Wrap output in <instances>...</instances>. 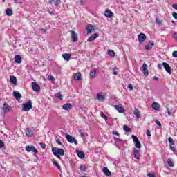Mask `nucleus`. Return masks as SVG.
Returning <instances> with one entry per match:
<instances>
[{
	"label": "nucleus",
	"mask_w": 177,
	"mask_h": 177,
	"mask_svg": "<svg viewBox=\"0 0 177 177\" xmlns=\"http://www.w3.org/2000/svg\"><path fill=\"white\" fill-rule=\"evenodd\" d=\"M52 152L54 154V156H55V157L59 158V160L62 159V157H60V156H64V149H63L53 147Z\"/></svg>",
	"instance_id": "f257e3e1"
},
{
	"label": "nucleus",
	"mask_w": 177,
	"mask_h": 177,
	"mask_svg": "<svg viewBox=\"0 0 177 177\" xmlns=\"http://www.w3.org/2000/svg\"><path fill=\"white\" fill-rule=\"evenodd\" d=\"M32 109V102L31 100L27 102V103L23 104V111H30Z\"/></svg>",
	"instance_id": "f03ea898"
},
{
	"label": "nucleus",
	"mask_w": 177,
	"mask_h": 177,
	"mask_svg": "<svg viewBox=\"0 0 177 177\" xmlns=\"http://www.w3.org/2000/svg\"><path fill=\"white\" fill-rule=\"evenodd\" d=\"M66 138L69 143H74L75 145H78L77 139H75V138L73 137L72 136L66 134Z\"/></svg>",
	"instance_id": "7ed1b4c3"
},
{
	"label": "nucleus",
	"mask_w": 177,
	"mask_h": 177,
	"mask_svg": "<svg viewBox=\"0 0 177 177\" xmlns=\"http://www.w3.org/2000/svg\"><path fill=\"white\" fill-rule=\"evenodd\" d=\"M131 138L134 143H136L135 147H136V149H140V147H142V145L140 144V141H139L138 137L136 136L135 135H133Z\"/></svg>",
	"instance_id": "20e7f679"
},
{
	"label": "nucleus",
	"mask_w": 177,
	"mask_h": 177,
	"mask_svg": "<svg viewBox=\"0 0 177 177\" xmlns=\"http://www.w3.org/2000/svg\"><path fill=\"white\" fill-rule=\"evenodd\" d=\"M2 110L4 113V114H6V113H10L12 111V107L9 106V104L6 102H5L3 105Z\"/></svg>",
	"instance_id": "39448f33"
},
{
	"label": "nucleus",
	"mask_w": 177,
	"mask_h": 177,
	"mask_svg": "<svg viewBox=\"0 0 177 177\" xmlns=\"http://www.w3.org/2000/svg\"><path fill=\"white\" fill-rule=\"evenodd\" d=\"M138 39L139 44H143L144 41L147 39V37H146V35H145V33L141 32L138 35Z\"/></svg>",
	"instance_id": "423d86ee"
},
{
	"label": "nucleus",
	"mask_w": 177,
	"mask_h": 177,
	"mask_svg": "<svg viewBox=\"0 0 177 177\" xmlns=\"http://www.w3.org/2000/svg\"><path fill=\"white\" fill-rule=\"evenodd\" d=\"M86 30L87 34H92L96 31V30L95 29V26L91 24H88Z\"/></svg>",
	"instance_id": "0eeeda50"
},
{
	"label": "nucleus",
	"mask_w": 177,
	"mask_h": 177,
	"mask_svg": "<svg viewBox=\"0 0 177 177\" xmlns=\"http://www.w3.org/2000/svg\"><path fill=\"white\" fill-rule=\"evenodd\" d=\"M26 151L28 152H30L32 151L33 153H38V149H37V148H35L34 146L30 145V146H26Z\"/></svg>",
	"instance_id": "6e6552de"
},
{
	"label": "nucleus",
	"mask_w": 177,
	"mask_h": 177,
	"mask_svg": "<svg viewBox=\"0 0 177 177\" xmlns=\"http://www.w3.org/2000/svg\"><path fill=\"white\" fill-rule=\"evenodd\" d=\"M32 88L34 92L38 93L41 91V87L36 82H32Z\"/></svg>",
	"instance_id": "1a4fd4ad"
},
{
	"label": "nucleus",
	"mask_w": 177,
	"mask_h": 177,
	"mask_svg": "<svg viewBox=\"0 0 177 177\" xmlns=\"http://www.w3.org/2000/svg\"><path fill=\"white\" fill-rule=\"evenodd\" d=\"M142 72L143 73L144 75H145L146 77H147V75H149V69H147V64L146 63H144L142 64Z\"/></svg>",
	"instance_id": "9d476101"
},
{
	"label": "nucleus",
	"mask_w": 177,
	"mask_h": 177,
	"mask_svg": "<svg viewBox=\"0 0 177 177\" xmlns=\"http://www.w3.org/2000/svg\"><path fill=\"white\" fill-rule=\"evenodd\" d=\"M154 46V41H149V43L145 46L146 50H151Z\"/></svg>",
	"instance_id": "9b49d317"
},
{
	"label": "nucleus",
	"mask_w": 177,
	"mask_h": 177,
	"mask_svg": "<svg viewBox=\"0 0 177 177\" xmlns=\"http://www.w3.org/2000/svg\"><path fill=\"white\" fill-rule=\"evenodd\" d=\"M26 135L28 138H31L34 135V131L30 128H27L26 129Z\"/></svg>",
	"instance_id": "f8f14e48"
},
{
	"label": "nucleus",
	"mask_w": 177,
	"mask_h": 177,
	"mask_svg": "<svg viewBox=\"0 0 177 177\" xmlns=\"http://www.w3.org/2000/svg\"><path fill=\"white\" fill-rule=\"evenodd\" d=\"M162 66L165 70H166L167 73H168V74H171V66H169V64H168L167 62H163Z\"/></svg>",
	"instance_id": "ddd939ff"
},
{
	"label": "nucleus",
	"mask_w": 177,
	"mask_h": 177,
	"mask_svg": "<svg viewBox=\"0 0 177 177\" xmlns=\"http://www.w3.org/2000/svg\"><path fill=\"white\" fill-rule=\"evenodd\" d=\"M96 38H99V34L94 33L90 37L88 38L87 41H88V42H92V41H95V39H96Z\"/></svg>",
	"instance_id": "4468645a"
},
{
	"label": "nucleus",
	"mask_w": 177,
	"mask_h": 177,
	"mask_svg": "<svg viewBox=\"0 0 177 177\" xmlns=\"http://www.w3.org/2000/svg\"><path fill=\"white\" fill-rule=\"evenodd\" d=\"M63 110H66L68 111V110H71L73 109V105L70 103L65 104L62 106Z\"/></svg>",
	"instance_id": "2eb2a0df"
},
{
	"label": "nucleus",
	"mask_w": 177,
	"mask_h": 177,
	"mask_svg": "<svg viewBox=\"0 0 177 177\" xmlns=\"http://www.w3.org/2000/svg\"><path fill=\"white\" fill-rule=\"evenodd\" d=\"M71 34L72 42H78V37H77V33H75V31H72Z\"/></svg>",
	"instance_id": "dca6fc26"
},
{
	"label": "nucleus",
	"mask_w": 177,
	"mask_h": 177,
	"mask_svg": "<svg viewBox=\"0 0 177 177\" xmlns=\"http://www.w3.org/2000/svg\"><path fill=\"white\" fill-rule=\"evenodd\" d=\"M133 155L136 160H140V153H139V150L136 148H133Z\"/></svg>",
	"instance_id": "f3484780"
},
{
	"label": "nucleus",
	"mask_w": 177,
	"mask_h": 177,
	"mask_svg": "<svg viewBox=\"0 0 177 177\" xmlns=\"http://www.w3.org/2000/svg\"><path fill=\"white\" fill-rule=\"evenodd\" d=\"M114 107L115 110L118 111V113H125V109H124L122 106H120V105H115Z\"/></svg>",
	"instance_id": "a211bd4d"
},
{
	"label": "nucleus",
	"mask_w": 177,
	"mask_h": 177,
	"mask_svg": "<svg viewBox=\"0 0 177 177\" xmlns=\"http://www.w3.org/2000/svg\"><path fill=\"white\" fill-rule=\"evenodd\" d=\"M104 16L106 17H108V19H110V17H111V16H113V12H111V10L107 9L104 12Z\"/></svg>",
	"instance_id": "6ab92c4d"
},
{
	"label": "nucleus",
	"mask_w": 177,
	"mask_h": 177,
	"mask_svg": "<svg viewBox=\"0 0 177 177\" xmlns=\"http://www.w3.org/2000/svg\"><path fill=\"white\" fill-rule=\"evenodd\" d=\"M102 172L105 174L106 176H111V171H110L107 167H104L102 169Z\"/></svg>",
	"instance_id": "aec40b11"
},
{
	"label": "nucleus",
	"mask_w": 177,
	"mask_h": 177,
	"mask_svg": "<svg viewBox=\"0 0 177 177\" xmlns=\"http://www.w3.org/2000/svg\"><path fill=\"white\" fill-rule=\"evenodd\" d=\"M14 60L15 63H18V64H19L20 63H21V61H22L21 56L19 55H15Z\"/></svg>",
	"instance_id": "412c9836"
},
{
	"label": "nucleus",
	"mask_w": 177,
	"mask_h": 177,
	"mask_svg": "<svg viewBox=\"0 0 177 177\" xmlns=\"http://www.w3.org/2000/svg\"><path fill=\"white\" fill-rule=\"evenodd\" d=\"M62 57L66 62H68L71 59V54L65 53L62 55Z\"/></svg>",
	"instance_id": "4be33fe9"
},
{
	"label": "nucleus",
	"mask_w": 177,
	"mask_h": 177,
	"mask_svg": "<svg viewBox=\"0 0 177 177\" xmlns=\"http://www.w3.org/2000/svg\"><path fill=\"white\" fill-rule=\"evenodd\" d=\"M151 107L153 110H156V111L160 110V104L157 102H153L151 104Z\"/></svg>",
	"instance_id": "5701e85b"
},
{
	"label": "nucleus",
	"mask_w": 177,
	"mask_h": 177,
	"mask_svg": "<svg viewBox=\"0 0 177 177\" xmlns=\"http://www.w3.org/2000/svg\"><path fill=\"white\" fill-rule=\"evenodd\" d=\"M13 95L17 100H20V99H21V94L19 92L13 91Z\"/></svg>",
	"instance_id": "b1692460"
},
{
	"label": "nucleus",
	"mask_w": 177,
	"mask_h": 177,
	"mask_svg": "<svg viewBox=\"0 0 177 177\" xmlns=\"http://www.w3.org/2000/svg\"><path fill=\"white\" fill-rule=\"evenodd\" d=\"M52 162L53 165H55V167H56L59 171H62V167H60V165H59V163L57 162L56 160L53 159Z\"/></svg>",
	"instance_id": "393cba45"
},
{
	"label": "nucleus",
	"mask_w": 177,
	"mask_h": 177,
	"mask_svg": "<svg viewBox=\"0 0 177 177\" xmlns=\"http://www.w3.org/2000/svg\"><path fill=\"white\" fill-rule=\"evenodd\" d=\"M10 82H12L13 85H16V84H17V79L15 77V76H10Z\"/></svg>",
	"instance_id": "a878e982"
},
{
	"label": "nucleus",
	"mask_w": 177,
	"mask_h": 177,
	"mask_svg": "<svg viewBox=\"0 0 177 177\" xmlns=\"http://www.w3.org/2000/svg\"><path fill=\"white\" fill-rule=\"evenodd\" d=\"M96 77V69L90 72V78H95Z\"/></svg>",
	"instance_id": "bb28decb"
},
{
	"label": "nucleus",
	"mask_w": 177,
	"mask_h": 177,
	"mask_svg": "<svg viewBox=\"0 0 177 177\" xmlns=\"http://www.w3.org/2000/svg\"><path fill=\"white\" fill-rule=\"evenodd\" d=\"M74 80L75 81H80L81 80V74L80 73H76L74 75Z\"/></svg>",
	"instance_id": "cd10ccee"
},
{
	"label": "nucleus",
	"mask_w": 177,
	"mask_h": 177,
	"mask_svg": "<svg viewBox=\"0 0 177 177\" xmlns=\"http://www.w3.org/2000/svg\"><path fill=\"white\" fill-rule=\"evenodd\" d=\"M6 13L7 16H12V15H13V10L10 8H8L6 10Z\"/></svg>",
	"instance_id": "c85d7f7f"
},
{
	"label": "nucleus",
	"mask_w": 177,
	"mask_h": 177,
	"mask_svg": "<svg viewBox=\"0 0 177 177\" xmlns=\"http://www.w3.org/2000/svg\"><path fill=\"white\" fill-rule=\"evenodd\" d=\"M134 115H136V118H140V112L139 109L134 110Z\"/></svg>",
	"instance_id": "c756f323"
},
{
	"label": "nucleus",
	"mask_w": 177,
	"mask_h": 177,
	"mask_svg": "<svg viewBox=\"0 0 177 177\" xmlns=\"http://www.w3.org/2000/svg\"><path fill=\"white\" fill-rule=\"evenodd\" d=\"M55 96L57 97V99H59V100H63V96L62 95V93H60V91L55 94Z\"/></svg>",
	"instance_id": "7c9ffc66"
},
{
	"label": "nucleus",
	"mask_w": 177,
	"mask_h": 177,
	"mask_svg": "<svg viewBox=\"0 0 177 177\" xmlns=\"http://www.w3.org/2000/svg\"><path fill=\"white\" fill-rule=\"evenodd\" d=\"M77 156L79 157V158H85V153H84V152L82 151H78L77 152Z\"/></svg>",
	"instance_id": "2f4dec72"
},
{
	"label": "nucleus",
	"mask_w": 177,
	"mask_h": 177,
	"mask_svg": "<svg viewBox=\"0 0 177 177\" xmlns=\"http://www.w3.org/2000/svg\"><path fill=\"white\" fill-rule=\"evenodd\" d=\"M80 169L81 172H86V167L85 165H80Z\"/></svg>",
	"instance_id": "473e14b6"
},
{
	"label": "nucleus",
	"mask_w": 177,
	"mask_h": 177,
	"mask_svg": "<svg viewBox=\"0 0 177 177\" xmlns=\"http://www.w3.org/2000/svg\"><path fill=\"white\" fill-rule=\"evenodd\" d=\"M108 55L111 57H114V56H115V53L113 50H109Z\"/></svg>",
	"instance_id": "72a5a7b5"
},
{
	"label": "nucleus",
	"mask_w": 177,
	"mask_h": 177,
	"mask_svg": "<svg viewBox=\"0 0 177 177\" xmlns=\"http://www.w3.org/2000/svg\"><path fill=\"white\" fill-rule=\"evenodd\" d=\"M167 164L169 167H174V162H172V159H168L167 160Z\"/></svg>",
	"instance_id": "f704fd0d"
},
{
	"label": "nucleus",
	"mask_w": 177,
	"mask_h": 177,
	"mask_svg": "<svg viewBox=\"0 0 177 177\" xmlns=\"http://www.w3.org/2000/svg\"><path fill=\"white\" fill-rule=\"evenodd\" d=\"M97 99H98V100H104V96L102 94H97Z\"/></svg>",
	"instance_id": "c9c22d12"
},
{
	"label": "nucleus",
	"mask_w": 177,
	"mask_h": 177,
	"mask_svg": "<svg viewBox=\"0 0 177 177\" xmlns=\"http://www.w3.org/2000/svg\"><path fill=\"white\" fill-rule=\"evenodd\" d=\"M123 129L125 132H131V128L127 127V125L123 126Z\"/></svg>",
	"instance_id": "e433bc0d"
},
{
	"label": "nucleus",
	"mask_w": 177,
	"mask_h": 177,
	"mask_svg": "<svg viewBox=\"0 0 177 177\" xmlns=\"http://www.w3.org/2000/svg\"><path fill=\"white\" fill-rule=\"evenodd\" d=\"M168 140L171 145H175V142H174V139H172V138L169 137Z\"/></svg>",
	"instance_id": "4c0bfd02"
},
{
	"label": "nucleus",
	"mask_w": 177,
	"mask_h": 177,
	"mask_svg": "<svg viewBox=\"0 0 177 177\" xmlns=\"http://www.w3.org/2000/svg\"><path fill=\"white\" fill-rule=\"evenodd\" d=\"M48 78V80H51V81H53V82L55 81V77H53L52 75H49Z\"/></svg>",
	"instance_id": "58836bf2"
},
{
	"label": "nucleus",
	"mask_w": 177,
	"mask_h": 177,
	"mask_svg": "<svg viewBox=\"0 0 177 177\" xmlns=\"http://www.w3.org/2000/svg\"><path fill=\"white\" fill-rule=\"evenodd\" d=\"M101 117L104 118V120H107V116L103 112L101 113Z\"/></svg>",
	"instance_id": "ea45409f"
},
{
	"label": "nucleus",
	"mask_w": 177,
	"mask_h": 177,
	"mask_svg": "<svg viewBox=\"0 0 177 177\" xmlns=\"http://www.w3.org/2000/svg\"><path fill=\"white\" fill-rule=\"evenodd\" d=\"M169 147H170V149L172 150L174 153H175V151H176L175 147H173L172 145L170 144Z\"/></svg>",
	"instance_id": "a19ab883"
},
{
	"label": "nucleus",
	"mask_w": 177,
	"mask_h": 177,
	"mask_svg": "<svg viewBox=\"0 0 177 177\" xmlns=\"http://www.w3.org/2000/svg\"><path fill=\"white\" fill-rule=\"evenodd\" d=\"M60 2H61L60 0H56L55 2V6H59V5H60Z\"/></svg>",
	"instance_id": "79ce46f5"
},
{
	"label": "nucleus",
	"mask_w": 177,
	"mask_h": 177,
	"mask_svg": "<svg viewBox=\"0 0 177 177\" xmlns=\"http://www.w3.org/2000/svg\"><path fill=\"white\" fill-rule=\"evenodd\" d=\"M79 133H80L81 138H84V132H82V130L80 129Z\"/></svg>",
	"instance_id": "37998d69"
},
{
	"label": "nucleus",
	"mask_w": 177,
	"mask_h": 177,
	"mask_svg": "<svg viewBox=\"0 0 177 177\" xmlns=\"http://www.w3.org/2000/svg\"><path fill=\"white\" fill-rule=\"evenodd\" d=\"M128 88L130 90V91H133V86H132V84H129L128 85Z\"/></svg>",
	"instance_id": "c03bdc74"
},
{
	"label": "nucleus",
	"mask_w": 177,
	"mask_h": 177,
	"mask_svg": "<svg viewBox=\"0 0 177 177\" xmlns=\"http://www.w3.org/2000/svg\"><path fill=\"white\" fill-rule=\"evenodd\" d=\"M39 145L41 146V147H42V149H45V147H46V145L42 142H40Z\"/></svg>",
	"instance_id": "a18cd8bd"
},
{
	"label": "nucleus",
	"mask_w": 177,
	"mask_h": 177,
	"mask_svg": "<svg viewBox=\"0 0 177 177\" xmlns=\"http://www.w3.org/2000/svg\"><path fill=\"white\" fill-rule=\"evenodd\" d=\"M115 140L118 143H122V140L120 138H115Z\"/></svg>",
	"instance_id": "49530a36"
},
{
	"label": "nucleus",
	"mask_w": 177,
	"mask_h": 177,
	"mask_svg": "<svg viewBox=\"0 0 177 177\" xmlns=\"http://www.w3.org/2000/svg\"><path fill=\"white\" fill-rule=\"evenodd\" d=\"M3 146H5V143L3 142V141L0 140V148L3 147Z\"/></svg>",
	"instance_id": "de8ad7c7"
},
{
	"label": "nucleus",
	"mask_w": 177,
	"mask_h": 177,
	"mask_svg": "<svg viewBox=\"0 0 177 177\" xmlns=\"http://www.w3.org/2000/svg\"><path fill=\"white\" fill-rule=\"evenodd\" d=\"M173 57H177V51H174L172 53Z\"/></svg>",
	"instance_id": "09e8293b"
},
{
	"label": "nucleus",
	"mask_w": 177,
	"mask_h": 177,
	"mask_svg": "<svg viewBox=\"0 0 177 177\" xmlns=\"http://www.w3.org/2000/svg\"><path fill=\"white\" fill-rule=\"evenodd\" d=\"M56 143H57V145H62V141H60V139H59V138L56 140Z\"/></svg>",
	"instance_id": "8fccbe9b"
},
{
	"label": "nucleus",
	"mask_w": 177,
	"mask_h": 177,
	"mask_svg": "<svg viewBox=\"0 0 177 177\" xmlns=\"http://www.w3.org/2000/svg\"><path fill=\"white\" fill-rule=\"evenodd\" d=\"M155 123H156L157 125H158V127H161V122H160V121L156 120V121H155Z\"/></svg>",
	"instance_id": "3c124183"
},
{
	"label": "nucleus",
	"mask_w": 177,
	"mask_h": 177,
	"mask_svg": "<svg viewBox=\"0 0 177 177\" xmlns=\"http://www.w3.org/2000/svg\"><path fill=\"white\" fill-rule=\"evenodd\" d=\"M162 64H158V68H159V70H162Z\"/></svg>",
	"instance_id": "603ef678"
},
{
	"label": "nucleus",
	"mask_w": 177,
	"mask_h": 177,
	"mask_svg": "<svg viewBox=\"0 0 177 177\" xmlns=\"http://www.w3.org/2000/svg\"><path fill=\"white\" fill-rule=\"evenodd\" d=\"M112 133L113 135H115L116 136H120V133H118V132L117 131H113Z\"/></svg>",
	"instance_id": "864d4df0"
},
{
	"label": "nucleus",
	"mask_w": 177,
	"mask_h": 177,
	"mask_svg": "<svg viewBox=\"0 0 177 177\" xmlns=\"http://www.w3.org/2000/svg\"><path fill=\"white\" fill-rule=\"evenodd\" d=\"M147 136H151V133L150 132V130H147Z\"/></svg>",
	"instance_id": "5fc2aeb1"
},
{
	"label": "nucleus",
	"mask_w": 177,
	"mask_h": 177,
	"mask_svg": "<svg viewBox=\"0 0 177 177\" xmlns=\"http://www.w3.org/2000/svg\"><path fill=\"white\" fill-rule=\"evenodd\" d=\"M173 17H174V19H176V20H177V13H176V12H174V13H173Z\"/></svg>",
	"instance_id": "6e6d98bb"
},
{
	"label": "nucleus",
	"mask_w": 177,
	"mask_h": 177,
	"mask_svg": "<svg viewBox=\"0 0 177 177\" xmlns=\"http://www.w3.org/2000/svg\"><path fill=\"white\" fill-rule=\"evenodd\" d=\"M156 21L157 24H160L161 23V21H160V19H158V18H156Z\"/></svg>",
	"instance_id": "4d7b16f0"
},
{
	"label": "nucleus",
	"mask_w": 177,
	"mask_h": 177,
	"mask_svg": "<svg viewBox=\"0 0 177 177\" xmlns=\"http://www.w3.org/2000/svg\"><path fill=\"white\" fill-rule=\"evenodd\" d=\"M148 176H149V177H156V175H154V174H151V173H149V174H148Z\"/></svg>",
	"instance_id": "13d9d810"
},
{
	"label": "nucleus",
	"mask_w": 177,
	"mask_h": 177,
	"mask_svg": "<svg viewBox=\"0 0 177 177\" xmlns=\"http://www.w3.org/2000/svg\"><path fill=\"white\" fill-rule=\"evenodd\" d=\"M172 8H173L174 9H176V10H177V4H173V5H172Z\"/></svg>",
	"instance_id": "bf43d9fd"
},
{
	"label": "nucleus",
	"mask_w": 177,
	"mask_h": 177,
	"mask_svg": "<svg viewBox=\"0 0 177 177\" xmlns=\"http://www.w3.org/2000/svg\"><path fill=\"white\" fill-rule=\"evenodd\" d=\"M167 113H168L169 115H171V109H169V108H167Z\"/></svg>",
	"instance_id": "052dcab7"
},
{
	"label": "nucleus",
	"mask_w": 177,
	"mask_h": 177,
	"mask_svg": "<svg viewBox=\"0 0 177 177\" xmlns=\"http://www.w3.org/2000/svg\"><path fill=\"white\" fill-rule=\"evenodd\" d=\"M55 1V0H49L48 3L52 5V3Z\"/></svg>",
	"instance_id": "680f3d73"
},
{
	"label": "nucleus",
	"mask_w": 177,
	"mask_h": 177,
	"mask_svg": "<svg viewBox=\"0 0 177 177\" xmlns=\"http://www.w3.org/2000/svg\"><path fill=\"white\" fill-rule=\"evenodd\" d=\"M174 37L176 39V41L177 42V34L176 33H174Z\"/></svg>",
	"instance_id": "e2e57ef3"
},
{
	"label": "nucleus",
	"mask_w": 177,
	"mask_h": 177,
	"mask_svg": "<svg viewBox=\"0 0 177 177\" xmlns=\"http://www.w3.org/2000/svg\"><path fill=\"white\" fill-rule=\"evenodd\" d=\"M114 75H117L118 74V72L117 71H113Z\"/></svg>",
	"instance_id": "0e129e2a"
},
{
	"label": "nucleus",
	"mask_w": 177,
	"mask_h": 177,
	"mask_svg": "<svg viewBox=\"0 0 177 177\" xmlns=\"http://www.w3.org/2000/svg\"><path fill=\"white\" fill-rule=\"evenodd\" d=\"M153 80H155L156 81H158V77L155 76L153 77Z\"/></svg>",
	"instance_id": "69168bd1"
},
{
	"label": "nucleus",
	"mask_w": 177,
	"mask_h": 177,
	"mask_svg": "<svg viewBox=\"0 0 177 177\" xmlns=\"http://www.w3.org/2000/svg\"><path fill=\"white\" fill-rule=\"evenodd\" d=\"M13 1H14L15 3H19V2L17 1L19 0H13Z\"/></svg>",
	"instance_id": "338daca9"
},
{
	"label": "nucleus",
	"mask_w": 177,
	"mask_h": 177,
	"mask_svg": "<svg viewBox=\"0 0 177 177\" xmlns=\"http://www.w3.org/2000/svg\"><path fill=\"white\" fill-rule=\"evenodd\" d=\"M49 13H50V15H53V12H49Z\"/></svg>",
	"instance_id": "774afa93"
}]
</instances>
